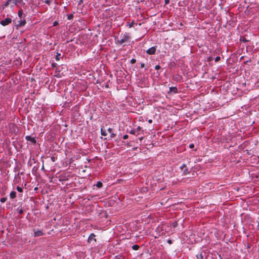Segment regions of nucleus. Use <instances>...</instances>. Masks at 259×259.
Segmentation results:
<instances>
[{"label":"nucleus","mask_w":259,"mask_h":259,"mask_svg":"<svg viewBox=\"0 0 259 259\" xmlns=\"http://www.w3.org/2000/svg\"><path fill=\"white\" fill-rule=\"evenodd\" d=\"M130 38V34L127 32H125L124 34H122L120 37L117 36L115 37V42L122 45L123 43L128 42Z\"/></svg>","instance_id":"1"},{"label":"nucleus","mask_w":259,"mask_h":259,"mask_svg":"<svg viewBox=\"0 0 259 259\" xmlns=\"http://www.w3.org/2000/svg\"><path fill=\"white\" fill-rule=\"evenodd\" d=\"M10 2H12V7H14V6L19 7L25 4L23 0H10Z\"/></svg>","instance_id":"2"},{"label":"nucleus","mask_w":259,"mask_h":259,"mask_svg":"<svg viewBox=\"0 0 259 259\" xmlns=\"http://www.w3.org/2000/svg\"><path fill=\"white\" fill-rule=\"evenodd\" d=\"M12 22V19L9 17H7L3 20L0 21V24L3 26H6L10 24Z\"/></svg>","instance_id":"3"},{"label":"nucleus","mask_w":259,"mask_h":259,"mask_svg":"<svg viewBox=\"0 0 259 259\" xmlns=\"http://www.w3.org/2000/svg\"><path fill=\"white\" fill-rule=\"evenodd\" d=\"M180 169H181L183 174V176H185L189 174L188 169L187 167V166L185 164H183L182 166H180Z\"/></svg>","instance_id":"4"},{"label":"nucleus","mask_w":259,"mask_h":259,"mask_svg":"<svg viewBox=\"0 0 259 259\" xmlns=\"http://www.w3.org/2000/svg\"><path fill=\"white\" fill-rule=\"evenodd\" d=\"M33 231L34 232V237H35L41 236L44 235V233H43V232L41 230H36V229H34L33 230Z\"/></svg>","instance_id":"5"},{"label":"nucleus","mask_w":259,"mask_h":259,"mask_svg":"<svg viewBox=\"0 0 259 259\" xmlns=\"http://www.w3.org/2000/svg\"><path fill=\"white\" fill-rule=\"evenodd\" d=\"M95 237L96 235L94 233L91 234L88 238V242L89 243H92L93 241L94 242H96Z\"/></svg>","instance_id":"6"},{"label":"nucleus","mask_w":259,"mask_h":259,"mask_svg":"<svg viewBox=\"0 0 259 259\" xmlns=\"http://www.w3.org/2000/svg\"><path fill=\"white\" fill-rule=\"evenodd\" d=\"M156 52V47H152L149 49H148L146 51L147 53L149 55H153Z\"/></svg>","instance_id":"7"},{"label":"nucleus","mask_w":259,"mask_h":259,"mask_svg":"<svg viewBox=\"0 0 259 259\" xmlns=\"http://www.w3.org/2000/svg\"><path fill=\"white\" fill-rule=\"evenodd\" d=\"M25 139L27 141L31 142L32 144H35L36 141L34 138L31 137L30 136H26Z\"/></svg>","instance_id":"8"},{"label":"nucleus","mask_w":259,"mask_h":259,"mask_svg":"<svg viewBox=\"0 0 259 259\" xmlns=\"http://www.w3.org/2000/svg\"><path fill=\"white\" fill-rule=\"evenodd\" d=\"M107 131L108 133L110 134L111 138H114L115 137L116 135L112 132V129L111 128H109Z\"/></svg>","instance_id":"9"},{"label":"nucleus","mask_w":259,"mask_h":259,"mask_svg":"<svg viewBox=\"0 0 259 259\" xmlns=\"http://www.w3.org/2000/svg\"><path fill=\"white\" fill-rule=\"evenodd\" d=\"M169 91L174 92V93H178V89L176 87H170L169 88Z\"/></svg>","instance_id":"10"},{"label":"nucleus","mask_w":259,"mask_h":259,"mask_svg":"<svg viewBox=\"0 0 259 259\" xmlns=\"http://www.w3.org/2000/svg\"><path fill=\"white\" fill-rule=\"evenodd\" d=\"M135 130L137 131V135H140L143 132V131H142V128L140 126H138Z\"/></svg>","instance_id":"11"},{"label":"nucleus","mask_w":259,"mask_h":259,"mask_svg":"<svg viewBox=\"0 0 259 259\" xmlns=\"http://www.w3.org/2000/svg\"><path fill=\"white\" fill-rule=\"evenodd\" d=\"M10 197L12 199L15 198L16 196V193L15 191H12L10 194Z\"/></svg>","instance_id":"12"},{"label":"nucleus","mask_w":259,"mask_h":259,"mask_svg":"<svg viewBox=\"0 0 259 259\" xmlns=\"http://www.w3.org/2000/svg\"><path fill=\"white\" fill-rule=\"evenodd\" d=\"M25 24H26V21L25 20H21L20 21V22L19 23V26H23L25 25Z\"/></svg>","instance_id":"13"},{"label":"nucleus","mask_w":259,"mask_h":259,"mask_svg":"<svg viewBox=\"0 0 259 259\" xmlns=\"http://www.w3.org/2000/svg\"><path fill=\"white\" fill-rule=\"evenodd\" d=\"M96 186L100 188H101L102 186H103V184L102 182H100V181H98L97 183V184L96 185Z\"/></svg>","instance_id":"14"},{"label":"nucleus","mask_w":259,"mask_h":259,"mask_svg":"<svg viewBox=\"0 0 259 259\" xmlns=\"http://www.w3.org/2000/svg\"><path fill=\"white\" fill-rule=\"evenodd\" d=\"M196 258L197 259H203V256L201 253L197 254L196 255Z\"/></svg>","instance_id":"15"},{"label":"nucleus","mask_w":259,"mask_h":259,"mask_svg":"<svg viewBox=\"0 0 259 259\" xmlns=\"http://www.w3.org/2000/svg\"><path fill=\"white\" fill-rule=\"evenodd\" d=\"M101 135L103 136H106L107 135L106 131L105 130H104L102 128H101Z\"/></svg>","instance_id":"16"},{"label":"nucleus","mask_w":259,"mask_h":259,"mask_svg":"<svg viewBox=\"0 0 259 259\" xmlns=\"http://www.w3.org/2000/svg\"><path fill=\"white\" fill-rule=\"evenodd\" d=\"M60 56L61 54L60 53H57V55H56L55 59L56 61H59L60 59Z\"/></svg>","instance_id":"17"},{"label":"nucleus","mask_w":259,"mask_h":259,"mask_svg":"<svg viewBox=\"0 0 259 259\" xmlns=\"http://www.w3.org/2000/svg\"><path fill=\"white\" fill-rule=\"evenodd\" d=\"M132 248L135 250H137L139 249V246L136 244V245H134L133 246H132Z\"/></svg>","instance_id":"18"},{"label":"nucleus","mask_w":259,"mask_h":259,"mask_svg":"<svg viewBox=\"0 0 259 259\" xmlns=\"http://www.w3.org/2000/svg\"><path fill=\"white\" fill-rule=\"evenodd\" d=\"M130 133L132 135H137V131L135 129H133L131 130Z\"/></svg>","instance_id":"19"},{"label":"nucleus","mask_w":259,"mask_h":259,"mask_svg":"<svg viewBox=\"0 0 259 259\" xmlns=\"http://www.w3.org/2000/svg\"><path fill=\"white\" fill-rule=\"evenodd\" d=\"M12 2H10V0H8L5 4V7H7L8 5H11L12 6Z\"/></svg>","instance_id":"20"},{"label":"nucleus","mask_w":259,"mask_h":259,"mask_svg":"<svg viewBox=\"0 0 259 259\" xmlns=\"http://www.w3.org/2000/svg\"><path fill=\"white\" fill-rule=\"evenodd\" d=\"M23 15V11L22 9H20L19 11H18V16L20 18H21L22 17V16Z\"/></svg>","instance_id":"21"},{"label":"nucleus","mask_w":259,"mask_h":259,"mask_svg":"<svg viewBox=\"0 0 259 259\" xmlns=\"http://www.w3.org/2000/svg\"><path fill=\"white\" fill-rule=\"evenodd\" d=\"M17 190L19 192H23V189L22 188L17 186L16 188Z\"/></svg>","instance_id":"22"},{"label":"nucleus","mask_w":259,"mask_h":259,"mask_svg":"<svg viewBox=\"0 0 259 259\" xmlns=\"http://www.w3.org/2000/svg\"><path fill=\"white\" fill-rule=\"evenodd\" d=\"M134 24H135L134 21H133L132 22V23H129V24H127V26H128L129 28H131V27H133V25H134Z\"/></svg>","instance_id":"23"},{"label":"nucleus","mask_w":259,"mask_h":259,"mask_svg":"<svg viewBox=\"0 0 259 259\" xmlns=\"http://www.w3.org/2000/svg\"><path fill=\"white\" fill-rule=\"evenodd\" d=\"M7 200V198L6 197H3V198H2L1 199H0V201L2 202V203H4Z\"/></svg>","instance_id":"24"},{"label":"nucleus","mask_w":259,"mask_h":259,"mask_svg":"<svg viewBox=\"0 0 259 259\" xmlns=\"http://www.w3.org/2000/svg\"><path fill=\"white\" fill-rule=\"evenodd\" d=\"M161 68V67L159 65H156L155 66V70H159Z\"/></svg>","instance_id":"25"},{"label":"nucleus","mask_w":259,"mask_h":259,"mask_svg":"<svg viewBox=\"0 0 259 259\" xmlns=\"http://www.w3.org/2000/svg\"><path fill=\"white\" fill-rule=\"evenodd\" d=\"M136 62V59H132L131 60V63L132 64H135Z\"/></svg>","instance_id":"26"},{"label":"nucleus","mask_w":259,"mask_h":259,"mask_svg":"<svg viewBox=\"0 0 259 259\" xmlns=\"http://www.w3.org/2000/svg\"><path fill=\"white\" fill-rule=\"evenodd\" d=\"M73 15L71 14L68 16V19L71 20L73 18Z\"/></svg>","instance_id":"27"},{"label":"nucleus","mask_w":259,"mask_h":259,"mask_svg":"<svg viewBox=\"0 0 259 259\" xmlns=\"http://www.w3.org/2000/svg\"><path fill=\"white\" fill-rule=\"evenodd\" d=\"M220 60V57L218 56L215 58V62H218Z\"/></svg>","instance_id":"28"},{"label":"nucleus","mask_w":259,"mask_h":259,"mask_svg":"<svg viewBox=\"0 0 259 259\" xmlns=\"http://www.w3.org/2000/svg\"><path fill=\"white\" fill-rule=\"evenodd\" d=\"M128 136L127 135H125L123 136V139L125 140V139H127L128 138Z\"/></svg>","instance_id":"29"},{"label":"nucleus","mask_w":259,"mask_h":259,"mask_svg":"<svg viewBox=\"0 0 259 259\" xmlns=\"http://www.w3.org/2000/svg\"><path fill=\"white\" fill-rule=\"evenodd\" d=\"M58 24V23L57 21H55V22L53 23V26H56Z\"/></svg>","instance_id":"30"},{"label":"nucleus","mask_w":259,"mask_h":259,"mask_svg":"<svg viewBox=\"0 0 259 259\" xmlns=\"http://www.w3.org/2000/svg\"><path fill=\"white\" fill-rule=\"evenodd\" d=\"M167 243H169V244H171L172 243V241L170 239H168L167 240Z\"/></svg>","instance_id":"31"},{"label":"nucleus","mask_w":259,"mask_h":259,"mask_svg":"<svg viewBox=\"0 0 259 259\" xmlns=\"http://www.w3.org/2000/svg\"><path fill=\"white\" fill-rule=\"evenodd\" d=\"M169 2V0H165V4H168Z\"/></svg>","instance_id":"32"},{"label":"nucleus","mask_w":259,"mask_h":259,"mask_svg":"<svg viewBox=\"0 0 259 259\" xmlns=\"http://www.w3.org/2000/svg\"><path fill=\"white\" fill-rule=\"evenodd\" d=\"M145 66V64L144 63H141V68H143Z\"/></svg>","instance_id":"33"},{"label":"nucleus","mask_w":259,"mask_h":259,"mask_svg":"<svg viewBox=\"0 0 259 259\" xmlns=\"http://www.w3.org/2000/svg\"><path fill=\"white\" fill-rule=\"evenodd\" d=\"M23 212V211L22 209H20L19 211V213L20 214H22V213Z\"/></svg>","instance_id":"34"},{"label":"nucleus","mask_w":259,"mask_h":259,"mask_svg":"<svg viewBox=\"0 0 259 259\" xmlns=\"http://www.w3.org/2000/svg\"><path fill=\"white\" fill-rule=\"evenodd\" d=\"M189 147H190V148H192L194 147V145L193 144H190Z\"/></svg>","instance_id":"35"},{"label":"nucleus","mask_w":259,"mask_h":259,"mask_svg":"<svg viewBox=\"0 0 259 259\" xmlns=\"http://www.w3.org/2000/svg\"><path fill=\"white\" fill-rule=\"evenodd\" d=\"M148 122H149V123H152V119H149V120H148Z\"/></svg>","instance_id":"36"},{"label":"nucleus","mask_w":259,"mask_h":259,"mask_svg":"<svg viewBox=\"0 0 259 259\" xmlns=\"http://www.w3.org/2000/svg\"><path fill=\"white\" fill-rule=\"evenodd\" d=\"M55 76H56V77H61V76L60 75V74H58L56 75Z\"/></svg>","instance_id":"37"},{"label":"nucleus","mask_w":259,"mask_h":259,"mask_svg":"<svg viewBox=\"0 0 259 259\" xmlns=\"http://www.w3.org/2000/svg\"><path fill=\"white\" fill-rule=\"evenodd\" d=\"M143 139V137H142L139 138V140H140V141H141Z\"/></svg>","instance_id":"38"}]
</instances>
